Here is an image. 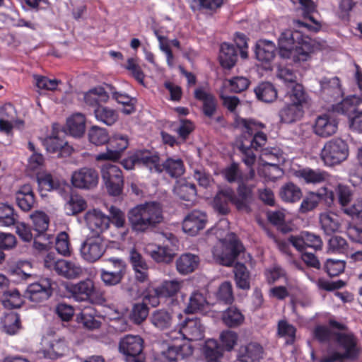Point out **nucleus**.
I'll return each mask as SVG.
<instances>
[{
  "label": "nucleus",
  "mask_w": 362,
  "mask_h": 362,
  "mask_svg": "<svg viewBox=\"0 0 362 362\" xmlns=\"http://www.w3.org/2000/svg\"><path fill=\"white\" fill-rule=\"evenodd\" d=\"M278 44L279 55L282 58H292L296 62L308 60L315 49L311 39L303 37L297 30H286L282 32Z\"/></svg>",
  "instance_id": "f257e3e1"
},
{
  "label": "nucleus",
  "mask_w": 362,
  "mask_h": 362,
  "mask_svg": "<svg viewBox=\"0 0 362 362\" xmlns=\"http://www.w3.org/2000/svg\"><path fill=\"white\" fill-rule=\"evenodd\" d=\"M127 218L133 231H151L163 221L162 207L155 202L138 204L128 211Z\"/></svg>",
  "instance_id": "f03ea898"
},
{
  "label": "nucleus",
  "mask_w": 362,
  "mask_h": 362,
  "mask_svg": "<svg viewBox=\"0 0 362 362\" xmlns=\"http://www.w3.org/2000/svg\"><path fill=\"white\" fill-rule=\"evenodd\" d=\"M331 327L344 332H336L334 334L335 341L344 349L343 353L337 351H332L328 355L322 357L320 362H336L343 359L356 360L361 352L358 340L356 336L349 330L348 327L334 320H329Z\"/></svg>",
  "instance_id": "7ed1b4c3"
},
{
  "label": "nucleus",
  "mask_w": 362,
  "mask_h": 362,
  "mask_svg": "<svg viewBox=\"0 0 362 362\" xmlns=\"http://www.w3.org/2000/svg\"><path fill=\"white\" fill-rule=\"evenodd\" d=\"M348 156V144L341 138L326 141L320 152V158L328 166L340 164L347 159Z\"/></svg>",
  "instance_id": "20e7f679"
},
{
  "label": "nucleus",
  "mask_w": 362,
  "mask_h": 362,
  "mask_svg": "<svg viewBox=\"0 0 362 362\" xmlns=\"http://www.w3.org/2000/svg\"><path fill=\"white\" fill-rule=\"evenodd\" d=\"M224 241L226 244L221 250L218 247L213 249V256L220 264L230 267L235 263L238 256L243 252L244 247L233 233H228Z\"/></svg>",
  "instance_id": "39448f33"
},
{
  "label": "nucleus",
  "mask_w": 362,
  "mask_h": 362,
  "mask_svg": "<svg viewBox=\"0 0 362 362\" xmlns=\"http://www.w3.org/2000/svg\"><path fill=\"white\" fill-rule=\"evenodd\" d=\"M234 127L241 129L244 134H248L250 138L247 139V141L252 144L256 151L265 145L267 136L264 133L258 131L259 129L264 127L263 124L256 122L252 119L242 118L236 115L234 119Z\"/></svg>",
  "instance_id": "423d86ee"
},
{
  "label": "nucleus",
  "mask_w": 362,
  "mask_h": 362,
  "mask_svg": "<svg viewBox=\"0 0 362 362\" xmlns=\"http://www.w3.org/2000/svg\"><path fill=\"white\" fill-rule=\"evenodd\" d=\"M101 177L110 195L117 197L122 193L124 176L118 166L110 163L103 164L101 166Z\"/></svg>",
  "instance_id": "0eeeda50"
},
{
  "label": "nucleus",
  "mask_w": 362,
  "mask_h": 362,
  "mask_svg": "<svg viewBox=\"0 0 362 362\" xmlns=\"http://www.w3.org/2000/svg\"><path fill=\"white\" fill-rule=\"evenodd\" d=\"M44 266L49 269L54 270L59 275L67 279L77 278L82 273V268L80 266L66 259H56L52 253L46 255Z\"/></svg>",
  "instance_id": "6e6552de"
},
{
  "label": "nucleus",
  "mask_w": 362,
  "mask_h": 362,
  "mask_svg": "<svg viewBox=\"0 0 362 362\" xmlns=\"http://www.w3.org/2000/svg\"><path fill=\"white\" fill-rule=\"evenodd\" d=\"M105 250L106 245L101 235L88 236L80 248L82 257L88 262L98 260Z\"/></svg>",
  "instance_id": "1a4fd4ad"
},
{
  "label": "nucleus",
  "mask_w": 362,
  "mask_h": 362,
  "mask_svg": "<svg viewBox=\"0 0 362 362\" xmlns=\"http://www.w3.org/2000/svg\"><path fill=\"white\" fill-rule=\"evenodd\" d=\"M129 139L127 136L115 134L110 137L107 142V151L98 154L95 157L97 160H118L122 153L128 147Z\"/></svg>",
  "instance_id": "9d476101"
},
{
  "label": "nucleus",
  "mask_w": 362,
  "mask_h": 362,
  "mask_svg": "<svg viewBox=\"0 0 362 362\" xmlns=\"http://www.w3.org/2000/svg\"><path fill=\"white\" fill-rule=\"evenodd\" d=\"M98 173L93 168H81L74 171L71 175L72 185L78 189H92L98 185Z\"/></svg>",
  "instance_id": "9b49d317"
},
{
  "label": "nucleus",
  "mask_w": 362,
  "mask_h": 362,
  "mask_svg": "<svg viewBox=\"0 0 362 362\" xmlns=\"http://www.w3.org/2000/svg\"><path fill=\"white\" fill-rule=\"evenodd\" d=\"M193 351V346L188 342L179 346H170L167 350L156 354L152 362H177L180 359L192 356Z\"/></svg>",
  "instance_id": "f8f14e48"
},
{
  "label": "nucleus",
  "mask_w": 362,
  "mask_h": 362,
  "mask_svg": "<svg viewBox=\"0 0 362 362\" xmlns=\"http://www.w3.org/2000/svg\"><path fill=\"white\" fill-rule=\"evenodd\" d=\"M237 194L233 191L232 204L239 211L250 213L253 201L252 186L246 185L243 179H239Z\"/></svg>",
  "instance_id": "ddd939ff"
},
{
  "label": "nucleus",
  "mask_w": 362,
  "mask_h": 362,
  "mask_svg": "<svg viewBox=\"0 0 362 362\" xmlns=\"http://www.w3.org/2000/svg\"><path fill=\"white\" fill-rule=\"evenodd\" d=\"M339 122L332 114H322L316 117L313 126V132L321 138H327L335 134Z\"/></svg>",
  "instance_id": "4468645a"
},
{
  "label": "nucleus",
  "mask_w": 362,
  "mask_h": 362,
  "mask_svg": "<svg viewBox=\"0 0 362 362\" xmlns=\"http://www.w3.org/2000/svg\"><path fill=\"white\" fill-rule=\"evenodd\" d=\"M52 294L51 281L48 279H44L30 284L27 287L25 296L32 302L41 303L49 299Z\"/></svg>",
  "instance_id": "2eb2a0df"
},
{
  "label": "nucleus",
  "mask_w": 362,
  "mask_h": 362,
  "mask_svg": "<svg viewBox=\"0 0 362 362\" xmlns=\"http://www.w3.org/2000/svg\"><path fill=\"white\" fill-rule=\"evenodd\" d=\"M84 219L88 228L93 233L92 235H101L109 228L110 223V217L97 209L87 211Z\"/></svg>",
  "instance_id": "dca6fc26"
},
{
  "label": "nucleus",
  "mask_w": 362,
  "mask_h": 362,
  "mask_svg": "<svg viewBox=\"0 0 362 362\" xmlns=\"http://www.w3.org/2000/svg\"><path fill=\"white\" fill-rule=\"evenodd\" d=\"M288 241L299 252H303L306 247L321 250L323 245L320 235L308 231L302 232L300 236L291 235Z\"/></svg>",
  "instance_id": "f3484780"
},
{
  "label": "nucleus",
  "mask_w": 362,
  "mask_h": 362,
  "mask_svg": "<svg viewBox=\"0 0 362 362\" xmlns=\"http://www.w3.org/2000/svg\"><path fill=\"white\" fill-rule=\"evenodd\" d=\"M325 192H309L303 197L299 212L301 214H307L316 209L322 199H325L329 204L333 202L334 194L332 191H328L326 188L323 189Z\"/></svg>",
  "instance_id": "a211bd4d"
},
{
  "label": "nucleus",
  "mask_w": 362,
  "mask_h": 362,
  "mask_svg": "<svg viewBox=\"0 0 362 362\" xmlns=\"http://www.w3.org/2000/svg\"><path fill=\"white\" fill-rule=\"evenodd\" d=\"M206 222V214L201 211L194 210L183 220L182 229L185 233L194 236L205 228Z\"/></svg>",
  "instance_id": "6ab92c4d"
},
{
  "label": "nucleus",
  "mask_w": 362,
  "mask_h": 362,
  "mask_svg": "<svg viewBox=\"0 0 362 362\" xmlns=\"http://www.w3.org/2000/svg\"><path fill=\"white\" fill-rule=\"evenodd\" d=\"M301 11L302 16L304 19H308L314 25H310L307 22L302 21L300 20L294 21V23L298 27L306 28L308 30L313 31L315 33L319 31L321 28L320 23L315 21L313 16V13L315 11V3L312 0H298Z\"/></svg>",
  "instance_id": "aec40b11"
},
{
  "label": "nucleus",
  "mask_w": 362,
  "mask_h": 362,
  "mask_svg": "<svg viewBox=\"0 0 362 362\" xmlns=\"http://www.w3.org/2000/svg\"><path fill=\"white\" fill-rule=\"evenodd\" d=\"M264 349L257 342H249L240 346L237 359L240 362H259L263 358Z\"/></svg>",
  "instance_id": "412c9836"
},
{
  "label": "nucleus",
  "mask_w": 362,
  "mask_h": 362,
  "mask_svg": "<svg viewBox=\"0 0 362 362\" xmlns=\"http://www.w3.org/2000/svg\"><path fill=\"white\" fill-rule=\"evenodd\" d=\"M320 84L322 96L325 100H335L341 96L342 91L340 81L338 77H324L320 80Z\"/></svg>",
  "instance_id": "4be33fe9"
},
{
  "label": "nucleus",
  "mask_w": 362,
  "mask_h": 362,
  "mask_svg": "<svg viewBox=\"0 0 362 362\" xmlns=\"http://www.w3.org/2000/svg\"><path fill=\"white\" fill-rule=\"evenodd\" d=\"M180 332L187 340L197 341L204 337V327L199 319L187 318L185 320Z\"/></svg>",
  "instance_id": "5701e85b"
},
{
  "label": "nucleus",
  "mask_w": 362,
  "mask_h": 362,
  "mask_svg": "<svg viewBox=\"0 0 362 362\" xmlns=\"http://www.w3.org/2000/svg\"><path fill=\"white\" fill-rule=\"evenodd\" d=\"M137 165L147 168L150 172L161 173V166L159 164L160 158L157 153L148 150L136 151Z\"/></svg>",
  "instance_id": "b1692460"
},
{
  "label": "nucleus",
  "mask_w": 362,
  "mask_h": 362,
  "mask_svg": "<svg viewBox=\"0 0 362 362\" xmlns=\"http://www.w3.org/2000/svg\"><path fill=\"white\" fill-rule=\"evenodd\" d=\"M144 340L139 335L127 334L122 337L119 343L120 353L127 355L141 354Z\"/></svg>",
  "instance_id": "393cba45"
},
{
  "label": "nucleus",
  "mask_w": 362,
  "mask_h": 362,
  "mask_svg": "<svg viewBox=\"0 0 362 362\" xmlns=\"http://www.w3.org/2000/svg\"><path fill=\"white\" fill-rule=\"evenodd\" d=\"M194 98L203 103L202 112L204 115L209 118L212 117L217 108V102L213 94L206 91L203 87L195 89Z\"/></svg>",
  "instance_id": "a878e982"
},
{
  "label": "nucleus",
  "mask_w": 362,
  "mask_h": 362,
  "mask_svg": "<svg viewBox=\"0 0 362 362\" xmlns=\"http://www.w3.org/2000/svg\"><path fill=\"white\" fill-rule=\"evenodd\" d=\"M293 175L299 180L306 184H320L325 182L327 177V173L320 169L303 168L294 170Z\"/></svg>",
  "instance_id": "bb28decb"
},
{
  "label": "nucleus",
  "mask_w": 362,
  "mask_h": 362,
  "mask_svg": "<svg viewBox=\"0 0 362 362\" xmlns=\"http://www.w3.org/2000/svg\"><path fill=\"white\" fill-rule=\"evenodd\" d=\"M16 201L18 207L23 211H30L35 204V198L32 187L25 184L19 187L16 191Z\"/></svg>",
  "instance_id": "cd10ccee"
},
{
  "label": "nucleus",
  "mask_w": 362,
  "mask_h": 362,
  "mask_svg": "<svg viewBox=\"0 0 362 362\" xmlns=\"http://www.w3.org/2000/svg\"><path fill=\"white\" fill-rule=\"evenodd\" d=\"M176 269L182 275L194 272L199 267V257L192 253H184L176 260Z\"/></svg>",
  "instance_id": "c85d7f7f"
},
{
  "label": "nucleus",
  "mask_w": 362,
  "mask_h": 362,
  "mask_svg": "<svg viewBox=\"0 0 362 362\" xmlns=\"http://www.w3.org/2000/svg\"><path fill=\"white\" fill-rule=\"evenodd\" d=\"M238 53V50L234 45L228 42L222 43L218 56L221 65L228 69L233 68L237 62Z\"/></svg>",
  "instance_id": "c756f323"
},
{
  "label": "nucleus",
  "mask_w": 362,
  "mask_h": 362,
  "mask_svg": "<svg viewBox=\"0 0 362 362\" xmlns=\"http://www.w3.org/2000/svg\"><path fill=\"white\" fill-rule=\"evenodd\" d=\"M86 129V119L83 115L76 113L67 119L64 134L66 132L75 138L81 137Z\"/></svg>",
  "instance_id": "7c9ffc66"
},
{
  "label": "nucleus",
  "mask_w": 362,
  "mask_h": 362,
  "mask_svg": "<svg viewBox=\"0 0 362 362\" xmlns=\"http://www.w3.org/2000/svg\"><path fill=\"white\" fill-rule=\"evenodd\" d=\"M255 52L257 60L269 63L275 57L276 46L272 41L260 40L256 44Z\"/></svg>",
  "instance_id": "2f4dec72"
},
{
  "label": "nucleus",
  "mask_w": 362,
  "mask_h": 362,
  "mask_svg": "<svg viewBox=\"0 0 362 362\" xmlns=\"http://www.w3.org/2000/svg\"><path fill=\"white\" fill-rule=\"evenodd\" d=\"M93 282L90 279L72 284L69 288V291L73 298L77 301H86L88 300L93 292Z\"/></svg>",
  "instance_id": "473e14b6"
},
{
  "label": "nucleus",
  "mask_w": 362,
  "mask_h": 362,
  "mask_svg": "<svg viewBox=\"0 0 362 362\" xmlns=\"http://www.w3.org/2000/svg\"><path fill=\"white\" fill-rule=\"evenodd\" d=\"M68 350L67 343L64 339H53L48 343L47 346L41 350L45 358L56 360L64 355Z\"/></svg>",
  "instance_id": "72a5a7b5"
},
{
  "label": "nucleus",
  "mask_w": 362,
  "mask_h": 362,
  "mask_svg": "<svg viewBox=\"0 0 362 362\" xmlns=\"http://www.w3.org/2000/svg\"><path fill=\"white\" fill-rule=\"evenodd\" d=\"M304 115V110L298 105L286 103L279 111L280 121L285 124H292L300 120Z\"/></svg>",
  "instance_id": "f704fd0d"
},
{
  "label": "nucleus",
  "mask_w": 362,
  "mask_h": 362,
  "mask_svg": "<svg viewBox=\"0 0 362 362\" xmlns=\"http://www.w3.org/2000/svg\"><path fill=\"white\" fill-rule=\"evenodd\" d=\"M64 136L62 131H59V133L47 137L44 141V145L47 151L50 153L65 151L67 153H70L71 147L68 145V142L64 141L62 136Z\"/></svg>",
  "instance_id": "c9c22d12"
},
{
  "label": "nucleus",
  "mask_w": 362,
  "mask_h": 362,
  "mask_svg": "<svg viewBox=\"0 0 362 362\" xmlns=\"http://www.w3.org/2000/svg\"><path fill=\"white\" fill-rule=\"evenodd\" d=\"M173 191L180 199L185 201H193L197 197L196 185L185 179L178 180Z\"/></svg>",
  "instance_id": "e433bc0d"
},
{
  "label": "nucleus",
  "mask_w": 362,
  "mask_h": 362,
  "mask_svg": "<svg viewBox=\"0 0 362 362\" xmlns=\"http://www.w3.org/2000/svg\"><path fill=\"white\" fill-rule=\"evenodd\" d=\"M254 92L258 100L270 103L277 98V90L274 86L268 81L259 83L255 88Z\"/></svg>",
  "instance_id": "4c0bfd02"
},
{
  "label": "nucleus",
  "mask_w": 362,
  "mask_h": 362,
  "mask_svg": "<svg viewBox=\"0 0 362 362\" xmlns=\"http://www.w3.org/2000/svg\"><path fill=\"white\" fill-rule=\"evenodd\" d=\"M209 307L205 296L200 291H196L191 293L187 305L185 308L187 313H195L204 312Z\"/></svg>",
  "instance_id": "58836bf2"
},
{
  "label": "nucleus",
  "mask_w": 362,
  "mask_h": 362,
  "mask_svg": "<svg viewBox=\"0 0 362 362\" xmlns=\"http://www.w3.org/2000/svg\"><path fill=\"white\" fill-rule=\"evenodd\" d=\"M147 252L157 263L169 264L175 255L173 249L167 245H156L152 249H148Z\"/></svg>",
  "instance_id": "ea45409f"
},
{
  "label": "nucleus",
  "mask_w": 362,
  "mask_h": 362,
  "mask_svg": "<svg viewBox=\"0 0 362 362\" xmlns=\"http://www.w3.org/2000/svg\"><path fill=\"white\" fill-rule=\"evenodd\" d=\"M233 190L226 188L220 190L214 199V208L221 214L226 215L229 213V203H232Z\"/></svg>",
  "instance_id": "a19ab883"
},
{
  "label": "nucleus",
  "mask_w": 362,
  "mask_h": 362,
  "mask_svg": "<svg viewBox=\"0 0 362 362\" xmlns=\"http://www.w3.org/2000/svg\"><path fill=\"white\" fill-rule=\"evenodd\" d=\"M302 196L301 189L293 182L284 184L279 190L280 198L287 203L297 202L301 199Z\"/></svg>",
  "instance_id": "79ce46f5"
},
{
  "label": "nucleus",
  "mask_w": 362,
  "mask_h": 362,
  "mask_svg": "<svg viewBox=\"0 0 362 362\" xmlns=\"http://www.w3.org/2000/svg\"><path fill=\"white\" fill-rule=\"evenodd\" d=\"M109 95L103 87H95L90 89L84 95L85 103L95 109L100 103H105L107 101Z\"/></svg>",
  "instance_id": "37998d69"
},
{
  "label": "nucleus",
  "mask_w": 362,
  "mask_h": 362,
  "mask_svg": "<svg viewBox=\"0 0 362 362\" xmlns=\"http://www.w3.org/2000/svg\"><path fill=\"white\" fill-rule=\"evenodd\" d=\"M150 321L157 329L165 330L172 327L173 317L167 310L160 309L153 312L150 317Z\"/></svg>",
  "instance_id": "c03bdc74"
},
{
  "label": "nucleus",
  "mask_w": 362,
  "mask_h": 362,
  "mask_svg": "<svg viewBox=\"0 0 362 362\" xmlns=\"http://www.w3.org/2000/svg\"><path fill=\"white\" fill-rule=\"evenodd\" d=\"M161 166V173L165 171L169 176L177 178L182 175L185 173V165L180 158H167Z\"/></svg>",
  "instance_id": "a18cd8bd"
},
{
  "label": "nucleus",
  "mask_w": 362,
  "mask_h": 362,
  "mask_svg": "<svg viewBox=\"0 0 362 362\" xmlns=\"http://www.w3.org/2000/svg\"><path fill=\"white\" fill-rule=\"evenodd\" d=\"M320 223L324 233L330 235L337 232L340 223L337 216L333 213H322L320 215Z\"/></svg>",
  "instance_id": "49530a36"
},
{
  "label": "nucleus",
  "mask_w": 362,
  "mask_h": 362,
  "mask_svg": "<svg viewBox=\"0 0 362 362\" xmlns=\"http://www.w3.org/2000/svg\"><path fill=\"white\" fill-rule=\"evenodd\" d=\"M203 351L207 362H221L220 358L223 356V348L216 340L209 339L206 341Z\"/></svg>",
  "instance_id": "de8ad7c7"
},
{
  "label": "nucleus",
  "mask_w": 362,
  "mask_h": 362,
  "mask_svg": "<svg viewBox=\"0 0 362 362\" xmlns=\"http://www.w3.org/2000/svg\"><path fill=\"white\" fill-rule=\"evenodd\" d=\"M221 319L224 325L227 327H237L243 323L245 317L241 311L236 307H229L223 311Z\"/></svg>",
  "instance_id": "09e8293b"
},
{
  "label": "nucleus",
  "mask_w": 362,
  "mask_h": 362,
  "mask_svg": "<svg viewBox=\"0 0 362 362\" xmlns=\"http://www.w3.org/2000/svg\"><path fill=\"white\" fill-rule=\"evenodd\" d=\"M1 298L2 305L8 309L20 308L23 303L17 288L3 290Z\"/></svg>",
  "instance_id": "8fccbe9b"
},
{
  "label": "nucleus",
  "mask_w": 362,
  "mask_h": 362,
  "mask_svg": "<svg viewBox=\"0 0 362 362\" xmlns=\"http://www.w3.org/2000/svg\"><path fill=\"white\" fill-rule=\"evenodd\" d=\"M95 310L92 307L84 308L77 316L78 321L88 329H95L100 327L101 322L95 317Z\"/></svg>",
  "instance_id": "3c124183"
},
{
  "label": "nucleus",
  "mask_w": 362,
  "mask_h": 362,
  "mask_svg": "<svg viewBox=\"0 0 362 362\" xmlns=\"http://www.w3.org/2000/svg\"><path fill=\"white\" fill-rule=\"evenodd\" d=\"M288 95L290 100L289 103L298 105L303 109L308 104V96L301 84L295 83Z\"/></svg>",
  "instance_id": "603ef678"
},
{
  "label": "nucleus",
  "mask_w": 362,
  "mask_h": 362,
  "mask_svg": "<svg viewBox=\"0 0 362 362\" xmlns=\"http://www.w3.org/2000/svg\"><path fill=\"white\" fill-rule=\"evenodd\" d=\"M3 330L8 334H15L21 327L20 316L18 313L10 312L1 320Z\"/></svg>",
  "instance_id": "864d4df0"
},
{
  "label": "nucleus",
  "mask_w": 362,
  "mask_h": 362,
  "mask_svg": "<svg viewBox=\"0 0 362 362\" xmlns=\"http://www.w3.org/2000/svg\"><path fill=\"white\" fill-rule=\"evenodd\" d=\"M95 117L98 121H100L107 126H111L117 120L118 115L113 109L105 106H98L93 110Z\"/></svg>",
  "instance_id": "5fc2aeb1"
},
{
  "label": "nucleus",
  "mask_w": 362,
  "mask_h": 362,
  "mask_svg": "<svg viewBox=\"0 0 362 362\" xmlns=\"http://www.w3.org/2000/svg\"><path fill=\"white\" fill-rule=\"evenodd\" d=\"M234 274L236 286L241 289L250 288V274L245 264L237 262L234 266Z\"/></svg>",
  "instance_id": "6e6d98bb"
},
{
  "label": "nucleus",
  "mask_w": 362,
  "mask_h": 362,
  "mask_svg": "<svg viewBox=\"0 0 362 362\" xmlns=\"http://www.w3.org/2000/svg\"><path fill=\"white\" fill-rule=\"evenodd\" d=\"M239 151L242 153V160L249 168H251L256 162V155L254 151L255 147L247 141V138L244 136V139L241 141L238 146Z\"/></svg>",
  "instance_id": "4d7b16f0"
},
{
  "label": "nucleus",
  "mask_w": 362,
  "mask_h": 362,
  "mask_svg": "<svg viewBox=\"0 0 362 362\" xmlns=\"http://www.w3.org/2000/svg\"><path fill=\"white\" fill-rule=\"evenodd\" d=\"M100 279L106 286H115L119 284L125 274L120 271L113 272L112 267L101 269L100 270Z\"/></svg>",
  "instance_id": "13d9d810"
},
{
  "label": "nucleus",
  "mask_w": 362,
  "mask_h": 362,
  "mask_svg": "<svg viewBox=\"0 0 362 362\" xmlns=\"http://www.w3.org/2000/svg\"><path fill=\"white\" fill-rule=\"evenodd\" d=\"M33 221V229L37 232V235L40 236L47 230L49 223L48 216L42 211H36L30 215Z\"/></svg>",
  "instance_id": "bf43d9fd"
},
{
  "label": "nucleus",
  "mask_w": 362,
  "mask_h": 362,
  "mask_svg": "<svg viewBox=\"0 0 362 362\" xmlns=\"http://www.w3.org/2000/svg\"><path fill=\"white\" fill-rule=\"evenodd\" d=\"M86 207V202L78 194L71 195L65 205V209L68 215H76L84 211Z\"/></svg>",
  "instance_id": "052dcab7"
},
{
  "label": "nucleus",
  "mask_w": 362,
  "mask_h": 362,
  "mask_svg": "<svg viewBox=\"0 0 362 362\" xmlns=\"http://www.w3.org/2000/svg\"><path fill=\"white\" fill-rule=\"evenodd\" d=\"M88 139L95 146H101L107 144L110 136L105 129L93 126L88 131Z\"/></svg>",
  "instance_id": "680f3d73"
},
{
  "label": "nucleus",
  "mask_w": 362,
  "mask_h": 362,
  "mask_svg": "<svg viewBox=\"0 0 362 362\" xmlns=\"http://www.w3.org/2000/svg\"><path fill=\"white\" fill-rule=\"evenodd\" d=\"M18 215L12 206L7 204L0 203V223L6 226L16 224Z\"/></svg>",
  "instance_id": "e2e57ef3"
},
{
  "label": "nucleus",
  "mask_w": 362,
  "mask_h": 362,
  "mask_svg": "<svg viewBox=\"0 0 362 362\" xmlns=\"http://www.w3.org/2000/svg\"><path fill=\"white\" fill-rule=\"evenodd\" d=\"M348 249V243L341 236H333L328 241V252L345 254L347 252Z\"/></svg>",
  "instance_id": "0e129e2a"
},
{
  "label": "nucleus",
  "mask_w": 362,
  "mask_h": 362,
  "mask_svg": "<svg viewBox=\"0 0 362 362\" xmlns=\"http://www.w3.org/2000/svg\"><path fill=\"white\" fill-rule=\"evenodd\" d=\"M182 284L181 281H165L158 286L160 290V293L163 298L173 297L180 291Z\"/></svg>",
  "instance_id": "69168bd1"
},
{
  "label": "nucleus",
  "mask_w": 362,
  "mask_h": 362,
  "mask_svg": "<svg viewBox=\"0 0 362 362\" xmlns=\"http://www.w3.org/2000/svg\"><path fill=\"white\" fill-rule=\"evenodd\" d=\"M296 329L295 327L289 324L286 320H281L278 322L277 333L281 337H286L288 344L293 343Z\"/></svg>",
  "instance_id": "338daca9"
},
{
  "label": "nucleus",
  "mask_w": 362,
  "mask_h": 362,
  "mask_svg": "<svg viewBox=\"0 0 362 362\" xmlns=\"http://www.w3.org/2000/svg\"><path fill=\"white\" fill-rule=\"evenodd\" d=\"M148 315V308L144 303H136L133 305L130 313L131 320L136 324L140 325L143 322Z\"/></svg>",
  "instance_id": "774afa93"
}]
</instances>
